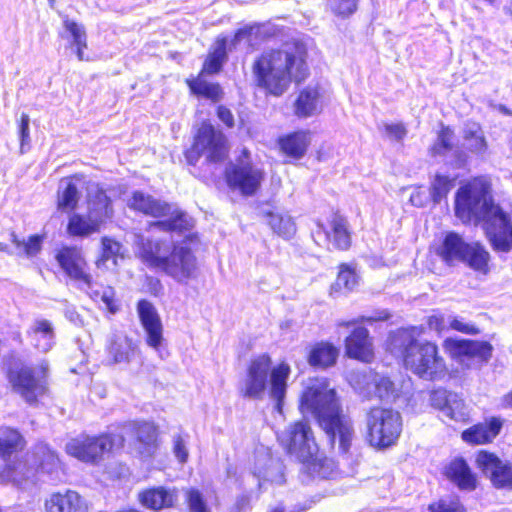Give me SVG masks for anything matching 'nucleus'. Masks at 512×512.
<instances>
[{"label": "nucleus", "mask_w": 512, "mask_h": 512, "mask_svg": "<svg viewBox=\"0 0 512 512\" xmlns=\"http://www.w3.org/2000/svg\"><path fill=\"white\" fill-rule=\"evenodd\" d=\"M253 85L266 97L283 96L292 84L304 83L311 74L307 46L292 39L264 49L251 63Z\"/></svg>", "instance_id": "nucleus-1"}, {"label": "nucleus", "mask_w": 512, "mask_h": 512, "mask_svg": "<svg viewBox=\"0 0 512 512\" xmlns=\"http://www.w3.org/2000/svg\"><path fill=\"white\" fill-rule=\"evenodd\" d=\"M491 182L476 176L465 182L455 193L454 209L463 222H483V229L496 252L512 250L510 215L496 204L491 195Z\"/></svg>", "instance_id": "nucleus-2"}, {"label": "nucleus", "mask_w": 512, "mask_h": 512, "mask_svg": "<svg viewBox=\"0 0 512 512\" xmlns=\"http://www.w3.org/2000/svg\"><path fill=\"white\" fill-rule=\"evenodd\" d=\"M298 409L302 414H311L328 437L332 447L339 442L341 453H348L354 439V428L344 414L336 389L324 377L310 380L299 396Z\"/></svg>", "instance_id": "nucleus-3"}, {"label": "nucleus", "mask_w": 512, "mask_h": 512, "mask_svg": "<svg viewBox=\"0 0 512 512\" xmlns=\"http://www.w3.org/2000/svg\"><path fill=\"white\" fill-rule=\"evenodd\" d=\"M421 327L411 326L403 331L399 358L403 368L419 379L440 381L449 376V367L438 344L431 340H419Z\"/></svg>", "instance_id": "nucleus-4"}, {"label": "nucleus", "mask_w": 512, "mask_h": 512, "mask_svg": "<svg viewBox=\"0 0 512 512\" xmlns=\"http://www.w3.org/2000/svg\"><path fill=\"white\" fill-rule=\"evenodd\" d=\"M291 367L286 361H280L273 366L271 356L264 352L253 356L246 367L244 386L240 395L247 399H262L269 378V396L275 402L277 411L282 410L288 388Z\"/></svg>", "instance_id": "nucleus-5"}, {"label": "nucleus", "mask_w": 512, "mask_h": 512, "mask_svg": "<svg viewBox=\"0 0 512 512\" xmlns=\"http://www.w3.org/2000/svg\"><path fill=\"white\" fill-rule=\"evenodd\" d=\"M163 241L141 238L136 257L148 268L161 271L178 282L187 283L197 275V259L188 246L174 244L167 255H161Z\"/></svg>", "instance_id": "nucleus-6"}, {"label": "nucleus", "mask_w": 512, "mask_h": 512, "mask_svg": "<svg viewBox=\"0 0 512 512\" xmlns=\"http://www.w3.org/2000/svg\"><path fill=\"white\" fill-rule=\"evenodd\" d=\"M128 207L138 214L158 219L150 222L148 229L180 235L193 228V222L185 211L173 209L170 203L139 190L132 192Z\"/></svg>", "instance_id": "nucleus-7"}, {"label": "nucleus", "mask_w": 512, "mask_h": 512, "mask_svg": "<svg viewBox=\"0 0 512 512\" xmlns=\"http://www.w3.org/2000/svg\"><path fill=\"white\" fill-rule=\"evenodd\" d=\"M229 143L225 134L209 121L196 128L190 147L183 154L187 163L195 166L202 156L208 163H222L229 156Z\"/></svg>", "instance_id": "nucleus-8"}, {"label": "nucleus", "mask_w": 512, "mask_h": 512, "mask_svg": "<svg viewBox=\"0 0 512 512\" xmlns=\"http://www.w3.org/2000/svg\"><path fill=\"white\" fill-rule=\"evenodd\" d=\"M401 414L389 407L372 406L366 412V441L375 449L394 446L402 432Z\"/></svg>", "instance_id": "nucleus-9"}, {"label": "nucleus", "mask_w": 512, "mask_h": 512, "mask_svg": "<svg viewBox=\"0 0 512 512\" xmlns=\"http://www.w3.org/2000/svg\"><path fill=\"white\" fill-rule=\"evenodd\" d=\"M7 379L27 404L36 405L49 391V364L46 360L36 365L21 364L8 370Z\"/></svg>", "instance_id": "nucleus-10"}, {"label": "nucleus", "mask_w": 512, "mask_h": 512, "mask_svg": "<svg viewBox=\"0 0 512 512\" xmlns=\"http://www.w3.org/2000/svg\"><path fill=\"white\" fill-rule=\"evenodd\" d=\"M125 444L126 439L122 434L80 435L66 444L65 451L81 462L99 464L105 454H116L124 449Z\"/></svg>", "instance_id": "nucleus-11"}, {"label": "nucleus", "mask_w": 512, "mask_h": 512, "mask_svg": "<svg viewBox=\"0 0 512 512\" xmlns=\"http://www.w3.org/2000/svg\"><path fill=\"white\" fill-rule=\"evenodd\" d=\"M223 177L230 190L238 191L243 197H251L260 190L265 173L254 166L249 150L243 148L237 163L226 167Z\"/></svg>", "instance_id": "nucleus-12"}, {"label": "nucleus", "mask_w": 512, "mask_h": 512, "mask_svg": "<svg viewBox=\"0 0 512 512\" xmlns=\"http://www.w3.org/2000/svg\"><path fill=\"white\" fill-rule=\"evenodd\" d=\"M279 442L287 454L296 455L309 468L317 463L322 466L325 461V458L318 461L314 456L317 443L314 432L306 419L292 422L286 429V436Z\"/></svg>", "instance_id": "nucleus-13"}, {"label": "nucleus", "mask_w": 512, "mask_h": 512, "mask_svg": "<svg viewBox=\"0 0 512 512\" xmlns=\"http://www.w3.org/2000/svg\"><path fill=\"white\" fill-rule=\"evenodd\" d=\"M475 465L494 488L512 491V462L502 460L495 452L482 449L475 454Z\"/></svg>", "instance_id": "nucleus-14"}, {"label": "nucleus", "mask_w": 512, "mask_h": 512, "mask_svg": "<svg viewBox=\"0 0 512 512\" xmlns=\"http://www.w3.org/2000/svg\"><path fill=\"white\" fill-rule=\"evenodd\" d=\"M55 260L67 278L71 281L91 288L94 280L88 271V263L75 245H63L56 250Z\"/></svg>", "instance_id": "nucleus-15"}, {"label": "nucleus", "mask_w": 512, "mask_h": 512, "mask_svg": "<svg viewBox=\"0 0 512 512\" xmlns=\"http://www.w3.org/2000/svg\"><path fill=\"white\" fill-rule=\"evenodd\" d=\"M326 105V90L320 83H310L295 92L292 114L297 119H308L320 115Z\"/></svg>", "instance_id": "nucleus-16"}, {"label": "nucleus", "mask_w": 512, "mask_h": 512, "mask_svg": "<svg viewBox=\"0 0 512 512\" xmlns=\"http://www.w3.org/2000/svg\"><path fill=\"white\" fill-rule=\"evenodd\" d=\"M318 232L324 235L328 246L338 251H347L352 246V233L347 218L334 210L325 220L317 221Z\"/></svg>", "instance_id": "nucleus-17"}, {"label": "nucleus", "mask_w": 512, "mask_h": 512, "mask_svg": "<svg viewBox=\"0 0 512 512\" xmlns=\"http://www.w3.org/2000/svg\"><path fill=\"white\" fill-rule=\"evenodd\" d=\"M345 357L364 364L376 358L373 337L365 326H355L344 339Z\"/></svg>", "instance_id": "nucleus-18"}, {"label": "nucleus", "mask_w": 512, "mask_h": 512, "mask_svg": "<svg viewBox=\"0 0 512 512\" xmlns=\"http://www.w3.org/2000/svg\"><path fill=\"white\" fill-rule=\"evenodd\" d=\"M442 347L451 359L463 360L464 358H479L488 361L493 352V346L488 341L471 339H456L447 337L442 342Z\"/></svg>", "instance_id": "nucleus-19"}, {"label": "nucleus", "mask_w": 512, "mask_h": 512, "mask_svg": "<svg viewBox=\"0 0 512 512\" xmlns=\"http://www.w3.org/2000/svg\"><path fill=\"white\" fill-rule=\"evenodd\" d=\"M31 458L29 469L33 477L56 479L63 471V463L58 453L48 444L40 442L34 445Z\"/></svg>", "instance_id": "nucleus-20"}, {"label": "nucleus", "mask_w": 512, "mask_h": 512, "mask_svg": "<svg viewBox=\"0 0 512 512\" xmlns=\"http://www.w3.org/2000/svg\"><path fill=\"white\" fill-rule=\"evenodd\" d=\"M505 420L501 416L484 417L461 432V439L470 446L489 445L500 435Z\"/></svg>", "instance_id": "nucleus-21"}, {"label": "nucleus", "mask_w": 512, "mask_h": 512, "mask_svg": "<svg viewBox=\"0 0 512 512\" xmlns=\"http://www.w3.org/2000/svg\"><path fill=\"white\" fill-rule=\"evenodd\" d=\"M136 310L146 333V344L158 349L163 341V326L156 308L147 299H140L136 303Z\"/></svg>", "instance_id": "nucleus-22"}, {"label": "nucleus", "mask_w": 512, "mask_h": 512, "mask_svg": "<svg viewBox=\"0 0 512 512\" xmlns=\"http://www.w3.org/2000/svg\"><path fill=\"white\" fill-rule=\"evenodd\" d=\"M45 512H88L89 504L77 491L65 489L51 493L44 501Z\"/></svg>", "instance_id": "nucleus-23"}, {"label": "nucleus", "mask_w": 512, "mask_h": 512, "mask_svg": "<svg viewBox=\"0 0 512 512\" xmlns=\"http://www.w3.org/2000/svg\"><path fill=\"white\" fill-rule=\"evenodd\" d=\"M133 447L143 457H151L158 448L159 430L157 425L149 421H135L131 424Z\"/></svg>", "instance_id": "nucleus-24"}, {"label": "nucleus", "mask_w": 512, "mask_h": 512, "mask_svg": "<svg viewBox=\"0 0 512 512\" xmlns=\"http://www.w3.org/2000/svg\"><path fill=\"white\" fill-rule=\"evenodd\" d=\"M86 179L83 173H73L61 180V185L56 192V208L62 213H71L78 207L81 193L78 184Z\"/></svg>", "instance_id": "nucleus-25"}, {"label": "nucleus", "mask_w": 512, "mask_h": 512, "mask_svg": "<svg viewBox=\"0 0 512 512\" xmlns=\"http://www.w3.org/2000/svg\"><path fill=\"white\" fill-rule=\"evenodd\" d=\"M279 152L291 160L302 159L311 145V131L298 129L277 138Z\"/></svg>", "instance_id": "nucleus-26"}, {"label": "nucleus", "mask_w": 512, "mask_h": 512, "mask_svg": "<svg viewBox=\"0 0 512 512\" xmlns=\"http://www.w3.org/2000/svg\"><path fill=\"white\" fill-rule=\"evenodd\" d=\"M27 446V441L19 429L11 426L0 427V459L6 463L5 469L9 472L15 470V464H10L12 459L22 453Z\"/></svg>", "instance_id": "nucleus-27"}, {"label": "nucleus", "mask_w": 512, "mask_h": 512, "mask_svg": "<svg viewBox=\"0 0 512 512\" xmlns=\"http://www.w3.org/2000/svg\"><path fill=\"white\" fill-rule=\"evenodd\" d=\"M444 475L461 491H474L479 484L477 474L463 457L452 459L446 466Z\"/></svg>", "instance_id": "nucleus-28"}, {"label": "nucleus", "mask_w": 512, "mask_h": 512, "mask_svg": "<svg viewBox=\"0 0 512 512\" xmlns=\"http://www.w3.org/2000/svg\"><path fill=\"white\" fill-rule=\"evenodd\" d=\"M450 393L444 388L433 389L429 393L430 405L440 410L444 415L455 422L466 423L469 415L462 400H449Z\"/></svg>", "instance_id": "nucleus-29"}, {"label": "nucleus", "mask_w": 512, "mask_h": 512, "mask_svg": "<svg viewBox=\"0 0 512 512\" xmlns=\"http://www.w3.org/2000/svg\"><path fill=\"white\" fill-rule=\"evenodd\" d=\"M138 500L145 508L160 511L174 507L178 500V491L176 488L168 489L163 486L149 487L139 492Z\"/></svg>", "instance_id": "nucleus-30"}, {"label": "nucleus", "mask_w": 512, "mask_h": 512, "mask_svg": "<svg viewBox=\"0 0 512 512\" xmlns=\"http://www.w3.org/2000/svg\"><path fill=\"white\" fill-rule=\"evenodd\" d=\"M339 348L330 341L321 340L313 343L307 352L306 361L315 369H328L336 365Z\"/></svg>", "instance_id": "nucleus-31"}, {"label": "nucleus", "mask_w": 512, "mask_h": 512, "mask_svg": "<svg viewBox=\"0 0 512 512\" xmlns=\"http://www.w3.org/2000/svg\"><path fill=\"white\" fill-rule=\"evenodd\" d=\"M126 258V251L123 244L114 237L102 236L98 254L94 260V265L98 270H107V263L110 261L113 266H118L120 261Z\"/></svg>", "instance_id": "nucleus-32"}, {"label": "nucleus", "mask_w": 512, "mask_h": 512, "mask_svg": "<svg viewBox=\"0 0 512 512\" xmlns=\"http://www.w3.org/2000/svg\"><path fill=\"white\" fill-rule=\"evenodd\" d=\"M468 242L456 232H448L443 237L441 244L435 249V254L448 266H454L461 262L465 255Z\"/></svg>", "instance_id": "nucleus-33"}, {"label": "nucleus", "mask_w": 512, "mask_h": 512, "mask_svg": "<svg viewBox=\"0 0 512 512\" xmlns=\"http://www.w3.org/2000/svg\"><path fill=\"white\" fill-rule=\"evenodd\" d=\"M206 74L198 72L196 76L184 80L190 94L197 98H204L212 103L220 102L224 97V91L220 83L208 82L204 79Z\"/></svg>", "instance_id": "nucleus-34"}, {"label": "nucleus", "mask_w": 512, "mask_h": 512, "mask_svg": "<svg viewBox=\"0 0 512 512\" xmlns=\"http://www.w3.org/2000/svg\"><path fill=\"white\" fill-rule=\"evenodd\" d=\"M425 323L429 330L435 331L438 334L443 333L448 329L467 335H477L480 329L473 324H467L460 319L454 317L450 320L449 325L446 324V317L440 310H433L432 313L426 317Z\"/></svg>", "instance_id": "nucleus-35"}, {"label": "nucleus", "mask_w": 512, "mask_h": 512, "mask_svg": "<svg viewBox=\"0 0 512 512\" xmlns=\"http://www.w3.org/2000/svg\"><path fill=\"white\" fill-rule=\"evenodd\" d=\"M102 225L88 213L71 212L66 224V233L71 238H87L101 230Z\"/></svg>", "instance_id": "nucleus-36"}, {"label": "nucleus", "mask_w": 512, "mask_h": 512, "mask_svg": "<svg viewBox=\"0 0 512 512\" xmlns=\"http://www.w3.org/2000/svg\"><path fill=\"white\" fill-rule=\"evenodd\" d=\"M87 206V213L94 219H98L102 226L113 215L112 199L102 187H97L91 195H88Z\"/></svg>", "instance_id": "nucleus-37"}, {"label": "nucleus", "mask_w": 512, "mask_h": 512, "mask_svg": "<svg viewBox=\"0 0 512 512\" xmlns=\"http://www.w3.org/2000/svg\"><path fill=\"white\" fill-rule=\"evenodd\" d=\"M227 38L218 37L215 45L208 52L199 72L201 74L215 75L222 71L223 65L227 60Z\"/></svg>", "instance_id": "nucleus-38"}, {"label": "nucleus", "mask_w": 512, "mask_h": 512, "mask_svg": "<svg viewBox=\"0 0 512 512\" xmlns=\"http://www.w3.org/2000/svg\"><path fill=\"white\" fill-rule=\"evenodd\" d=\"M136 349V345L127 337L111 339L106 347L108 364L114 365L129 362L135 355Z\"/></svg>", "instance_id": "nucleus-39"}, {"label": "nucleus", "mask_w": 512, "mask_h": 512, "mask_svg": "<svg viewBox=\"0 0 512 512\" xmlns=\"http://www.w3.org/2000/svg\"><path fill=\"white\" fill-rule=\"evenodd\" d=\"M489 252L480 242L468 243L465 255L461 262L467 264L476 272L487 274L489 272Z\"/></svg>", "instance_id": "nucleus-40"}, {"label": "nucleus", "mask_w": 512, "mask_h": 512, "mask_svg": "<svg viewBox=\"0 0 512 512\" xmlns=\"http://www.w3.org/2000/svg\"><path fill=\"white\" fill-rule=\"evenodd\" d=\"M63 26L72 37L71 45L75 47V53L79 61H88L84 56V50L87 49V34L82 24L70 19L67 15L63 16Z\"/></svg>", "instance_id": "nucleus-41"}, {"label": "nucleus", "mask_w": 512, "mask_h": 512, "mask_svg": "<svg viewBox=\"0 0 512 512\" xmlns=\"http://www.w3.org/2000/svg\"><path fill=\"white\" fill-rule=\"evenodd\" d=\"M45 235L33 234L30 235L26 240H21L18 236L11 233V243L18 249V255L26 258L36 257L42 250Z\"/></svg>", "instance_id": "nucleus-42"}, {"label": "nucleus", "mask_w": 512, "mask_h": 512, "mask_svg": "<svg viewBox=\"0 0 512 512\" xmlns=\"http://www.w3.org/2000/svg\"><path fill=\"white\" fill-rule=\"evenodd\" d=\"M267 224L280 237L290 238L295 233V224L289 218L274 211L264 213Z\"/></svg>", "instance_id": "nucleus-43"}, {"label": "nucleus", "mask_w": 512, "mask_h": 512, "mask_svg": "<svg viewBox=\"0 0 512 512\" xmlns=\"http://www.w3.org/2000/svg\"><path fill=\"white\" fill-rule=\"evenodd\" d=\"M454 136V130L451 127L441 125L437 132L436 141L431 146V154L433 156H443L451 152L455 147Z\"/></svg>", "instance_id": "nucleus-44"}, {"label": "nucleus", "mask_w": 512, "mask_h": 512, "mask_svg": "<svg viewBox=\"0 0 512 512\" xmlns=\"http://www.w3.org/2000/svg\"><path fill=\"white\" fill-rule=\"evenodd\" d=\"M463 138L465 141L472 142L467 147L470 154L483 156L488 150V143L478 124L474 128L466 129Z\"/></svg>", "instance_id": "nucleus-45"}, {"label": "nucleus", "mask_w": 512, "mask_h": 512, "mask_svg": "<svg viewBox=\"0 0 512 512\" xmlns=\"http://www.w3.org/2000/svg\"><path fill=\"white\" fill-rule=\"evenodd\" d=\"M454 182V178L437 173L430 185V198L433 203L438 204L442 199L446 198L454 187Z\"/></svg>", "instance_id": "nucleus-46"}, {"label": "nucleus", "mask_w": 512, "mask_h": 512, "mask_svg": "<svg viewBox=\"0 0 512 512\" xmlns=\"http://www.w3.org/2000/svg\"><path fill=\"white\" fill-rule=\"evenodd\" d=\"M360 0H326V9L338 19H348L354 15Z\"/></svg>", "instance_id": "nucleus-47"}, {"label": "nucleus", "mask_w": 512, "mask_h": 512, "mask_svg": "<svg viewBox=\"0 0 512 512\" xmlns=\"http://www.w3.org/2000/svg\"><path fill=\"white\" fill-rule=\"evenodd\" d=\"M89 297L97 302L100 299L106 307L109 314H116L120 311V304L117 299L116 291L112 286H107L102 294L98 290L88 292Z\"/></svg>", "instance_id": "nucleus-48"}, {"label": "nucleus", "mask_w": 512, "mask_h": 512, "mask_svg": "<svg viewBox=\"0 0 512 512\" xmlns=\"http://www.w3.org/2000/svg\"><path fill=\"white\" fill-rule=\"evenodd\" d=\"M185 504L189 512H211L202 492L194 487L184 490Z\"/></svg>", "instance_id": "nucleus-49"}, {"label": "nucleus", "mask_w": 512, "mask_h": 512, "mask_svg": "<svg viewBox=\"0 0 512 512\" xmlns=\"http://www.w3.org/2000/svg\"><path fill=\"white\" fill-rule=\"evenodd\" d=\"M337 283L348 290H352L358 283L355 268L347 263L338 266Z\"/></svg>", "instance_id": "nucleus-50"}, {"label": "nucleus", "mask_w": 512, "mask_h": 512, "mask_svg": "<svg viewBox=\"0 0 512 512\" xmlns=\"http://www.w3.org/2000/svg\"><path fill=\"white\" fill-rule=\"evenodd\" d=\"M430 512H465V507L460 502L459 498L456 497L450 501L440 499L432 502L428 506Z\"/></svg>", "instance_id": "nucleus-51"}, {"label": "nucleus", "mask_w": 512, "mask_h": 512, "mask_svg": "<svg viewBox=\"0 0 512 512\" xmlns=\"http://www.w3.org/2000/svg\"><path fill=\"white\" fill-rule=\"evenodd\" d=\"M30 335H41L44 339L52 341L54 339V328L49 320H36L29 331Z\"/></svg>", "instance_id": "nucleus-52"}, {"label": "nucleus", "mask_w": 512, "mask_h": 512, "mask_svg": "<svg viewBox=\"0 0 512 512\" xmlns=\"http://www.w3.org/2000/svg\"><path fill=\"white\" fill-rule=\"evenodd\" d=\"M29 123V115L27 113H22L18 121V134L21 148L30 142Z\"/></svg>", "instance_id": "nucleus-53"}, {"label": "nucleus", "mask_w": 512, "mask_h": 512, "mask_svg": "<svg viewBox=\"0 0 512 512\" xmlns=\"http://www.w3.org/2000/svg\"><path fill=\"white\" fill-rule=\"evenodd\" d=\"M384 131L389 138L397 141L402 140L407 134V129L403 123L386 124Z\"/></svg>", "instance_id": "nucleus-54"}, {"label": "nucleus", "mask_w": 512, "mask_h": 512, "mask_svg": "<svg viewBox=\"0 0 512 512\" xmlns=\"http://www.w3.org/2000/svg\"><path fill=\"white\" fill-rule=\"evenodd\" d=\"M173 452L180 463L184 464L187 462L188 451L186 449L185 442L180 435H177L174 438Z\"/></svg>", "instance_id": "nucleus-55"}, {"label": "nucleus", "mask_w": 512, "mask_h": 512, "mask_svg": "<svg viewBox=\"0 0 512 512\" xmlns=\"http://www.w3.org/2000/svg\"><path fill=\"white\" fill-rule=\"evenodd\" d=\"M216 115L218 119L227 127V128H233L235 126V120L234 116L231 112V110L224 106L219 105L216 108Z\"/></svg>", "instance_id": "nucleus-56"}, {"label": "nucleus", "mask_w": 512, "mask_h": 512, "mask_svg": "<svg viewBox=\"0 0 512 512\" xmlns=\"http://www.w3.org/2000/svg\"><path fill=\"white\" fill-rule=\"evenodd\" d=\"M147 292L154 297H159L163 294V285L161 281L153 276L146 278Z\"/></svg>", "instance_id": "nucleus-57"}, {"label": "nucleus", "mask_w": 512, "mask_h": 512, "mask_svg": "<svg viewBox=\"0 0 512 512\" xmlns=\"http://www.w3.org/2000/svg\"><path fill=\"white\" fill-rule=\"evenodd\" d=\"M253 29H254V26H251V25L242 27L235 32V38L236 39L249 38L253 33Z\"/></svg>", "instance_id": "nucleus-58"}, {"label": "nucleus", "mask_w": 512, "mask_h": 512, "mask_svg": "<svg viewBox=\"0 0 512 512\" xmlns=\"http://www.w3.org/2000/svg\"><path fill=\"white\" fill-rule=\"evenodd\" d=\"M390 317H391V314L388 311H383L377 317H367V318H362L361 320L366 321L368 323H372L374 321H387L390 319Z\"/></svg>", "instance_id": "nucleus-59"}, {"label": "nucleus", "mask_w": 512, "mask_h": 512, "mask_svg": "<svg viewBox=\"0 0 512 512\" xmlns=\"http://www.w3.org/2000/svg\"><path fill=\"white\" fill-rule=\"evenodd\" d=\"M501 405L512 409V389L501 397Z\"/></svg>", "instance_id": "nucleus-60"}, {"label": "nucleus", "mask_w": 512, "mask_h": 512, "mask_svg": "<svg viewBox=\"0 0 512 512\" xmlns=\"http://www.w3.org/2000/svg\"><path fill=\"white\" fill-rule=\"evenodd\" d=\"M410 201L415 206H423L422 193L419 191L412 193L410 196Z\"/></svg>", "instance_id": "nucleus-61"}, {"label": "nucleus", "mask_w": 512, "mask_h": 512, "mask_svg": "<svg viewBox=\"0 0 512 512\" xmlns=\"http://www.w3.org/2000/svg\"><path fill=\"white\" fill-rule=\"evenodd\" d=\"M358 321L357 320H351V321H347V322H344L342 325L346 328L350 327L351 325H354L356 324Z\"/></svg>", "instance_id": "nucleus-62"}, {"label": "nucleus", "mask_w": 512, "mask_h": 512, "mask_svg": "<svg viewBox=\"0 0 512 512\" xmlns=\"http://www.w3.org/2000/svg\"><path fill=\"white\" fill-rule=\"evenodd\" d=\"M269 512H284L283 507H274Z\"/></svg>", "instance_id": "nucleus-63"}, {"label": "nucleus", "mask_w": 512, "mask_h": 512, "mask_svg": "<svg viewBox=\"0 0 512 512\" xmlns=\"http://www.w3.org/2000/svg\"><path fill=\"white\" fill-rule=\"evenodd\" d=\"M0 251H7V245L0 243Z\"/></svg>", "instance_id": "nucleus-64"}]
</instances>
